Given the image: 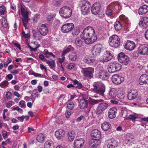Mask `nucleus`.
Listing matches in <instances>:
<instances>
[{
    "label": "nucleus",
    "instance_id": "f257e3e1",
    "mask_svg": "<svg viewBox=\"0 0 148 148\" xmlns=\"http://www.w3.org/2000/svg\"><path fill=\"white\" fill-rule=\"evenodd\" d=\"M109 44L112 47L118 48L120 45V39L117 35H112L109 38Z\"/></svg>",
    "mask_w": 148,
    "mask_h": 148
},
{
    "label": "nucleus",
    "instance_id": "f03ea898",
    "mask_svg": "<svg viewBox=\"0 0 148 148\" xmlns=\"http://www.w3.org/2000/svg\"><path fill=\"white\" fill-rule=\"evenodd\" d=\"M93 90L97 93L100 94L102 96L104 95L105 92V85L101 82H97L93 84Z\"/></svg>",
    "mask_w": 148,
    "mask_h": 148
},
{
    "label": "nucleus",
    "instance_id": "7ed1b4c3",
    "mask_svg": "<svg viewBox=\"0 0 148 148\" xmlns=\"http://www.w3.org/2000/svg\"><path fill=\"white\" fill-rule=\"evenodd\" d=\"M72 11L71 8L69 7L63 6L61 8L59 14L62 17L65 18H68L71 15Z\"/></svg>",
    "mask_w": 148,
    "mask_h": 148
},
{
    "label": "nucleus",
    "instance_id": "20e7f679",
    "mask_svg": "<svg viewBox=\"0 0 148 148\" xmlns=\"http://www.w3.org/2000/svg\"><path fill=\"white\" fill-rule=\"evenodd\" d=\"M121 68V65L116 61L110 62L108 68V72L110 73H114L119 71Z\"/></svg>",
    "mask_w": 148,
    "mask_h": 148
},
{
    "label": "nucleus",
    "instance_id": "39448f33",
    "mask_svg": "<svg viewBox=\"0 0 148 148\" xmlns=\"http://www.w3.org/2000/svg\"><path fill=\"white\" fill-rule=\"evenodd\" d=\"M94 32V30L93 28L90 27H88L85 28L83 32L81 34V37L83 39H86L90 37V35H92Z\"/></svg>",
    "mask_w": 148,
    "mask_h": 148
},
{
    "label": "nucleus",
    "instance_id": "423d86ee",
    "mask_svg": "<svg viewBox=\"0 0 148 148\" xmlns=\"http://www.w3.org/2000/svg\"><path fill=\"white\" fill-rule=\"evenodd\" d=\"M91 7L90 2L86 0H84L82 2L81 6L82 13L83 15H86L89 12Z\"/></svg>",
    "mask_w": 148,
    "mask_h": 148
},
{
    "label": "nucleus",
    "instance_id": "0eeeda50",
    "mask_svg": "<svg viewBox=\"0 0 148 148\" xmlns=\"http://www.w3.org/2000/svg\"><path fill=\"white\" fill-rule=\"evenodd\" d=\"M118 59L120 62L125 65L128 64L130 62L129 57L122 52L118 54Z\"/></svg>",
    "mask_w": 148,
    "mask_h": 148
},
{
    "label": "nucleus",
    "instance_id": "6e6552de",
    "mask_svg": "<svg viewBox=\"0 0 148 148\" xmlns=\"http://www.w3.org/2000/svg\"><path fill=\"white\" fill-rule=\"evenodd\" d=\"M109 107L108 103L105 102L100 103L97 106L96 113L97 114H101L103 112L106 110Z\"/></svg>",
    "mask_w": 148,
    "mask_h": 148
},
{
    "label": "nucleus",
    "instance_id": "1a4fd4ad",
    "mask_svg": "<svg viewBox=\"0 0 148 148\" xmlns=\"http://www.w3.org/2000/svg\"><path fill=\"white\" fill-rule=\"evenodd\" d=\"M138 52L140 55H148V45L147 44H141L139 46Z\"/></svg>",
    "mask_w": 148,
    "mask_h": 148
},
{
    "label": "nucleus",
    "instance_id": "9d476101",
    "mask_svg": "<svg viewBox=\"0 0 148 148\" xmlns=\"http://www.w3.org/2000/svg\"><path fill=\"white\" fill-rule=\"evenodd\" d=\"M103 47L100 44H97L95 45L91 51L92 54L94 56H99L102 50Z\"/></svg>",
    "mask_w": 148,
    "mask_h": 148
},
{
    "label": "nucleus",
    "instance_id": "9b49d317",
    "mask_svg": "<svg viewBox=\"0 0 148 148\" xmlns=\"http://www.w3.org/2000/svg\"><path fill=\"white\" fill-rule=\"evenodd\" d=\"M74 27L73 23H69L63 25L61 27V30L64 33H67L71 31Z\"/></svg>",
    "mask_w": 148,
    "mask_h": 148
},
{
    "label": "nucleus",
    "instance_id": "f8f14e48",
    "mask_svg": "<svg viewBox=\"0 0 148 148\" xmlns=\"http://www.w3.org/2000/svg\"><path fill=\"white\" fill-rule=\"evenodd\" d=\"M37 28L41 35L45 36L48 33V30L45 24H40L38 25Z\"/></svg>",
    "mask_w": 148,
    "mask_h": 148
},
{
    "label": "nucleus",
    "instance_id": "ddd939ff",
    "mask_svg": "<svg viewBox=\"0 0 148 148\" xmlns=\"http://www.w3.org/2000/svg\"><path fill=\"white\" fill-rule=\"evenodd\" d=\"M124 48L129 51H132L135 48V42L132 41L128 40L123 45Z\"/></svg>",
    "mask_w": 148,
    "mask_h": 148
},
{
    "label": "nucleus",
    "instance_id": "4468645a",
    "mask_svg": "<svg viewBox=\"0 0 148 148\" xmlns=\"http://www.w3.org/2000/svg\"><path fill=\"white\" fill-rule=\"evenodd\" d=\"M112 80L114 84H119L124 81V79L123 77L120 76L118 75H113L112 77Z\"/></svg>",
    "mask_w": 148,
    "mask_h": 148
},
{
    "label": "nucleus",
    "instance_id": "2eb2a0df",
    "mask_svg": "<svg viewBox=\"0 0 148 148\" xmlns=\"http://www.w3.org/2000/svg\"><path fill=\"white\" fill-rule=\"evenodd\" d=\"M101 7L100 4L99 3H94L91 7V11L92 13L95 15L98 14Z\"/></svg>",
    "mask_w": 148,
    "mask_h": 148
},
{
    "label": "nucleus",
    "instance_id": "dca6fc26",
    "mask_svg": "<svg viewBox=\"0 0 148 148\" xmlns=\"http://www.w3.org/2000/svg\"><path fill=\"white\" fill-rule=\"evenodd\" d=\"M139 25L143 28H145L148 26V17L144 16L140 19V21L139 23Z\"/></svg>",
    "mask_w": 148,
    "mask_h": 148
},
{
    "label": "nucleus",
    "instance_id": "f3484780",
    "mask_svg": "<svg viewBox=\"0 0 148 148\" xmlns=\"http://www.w3.org/2000/svg\"><path fill=\"white\" fill-rule=\"evenodd\" d=\"M1 25L6 30L9 28V26L6 17H3L2 18L0 19V26Z\"/></svg>",
    "mask_w": 148,
    "mask_h": 148
},
{
    "label": "nucleus",
    "instance_id": "a211bd4d",
    "mask_svg": "<svg viewBox=\"0 0 148 148\" xmlns=\"http://www.w3.org/2000/svg\"><path fill=\"white\" fill-rule=\"evenodd\" d=\"M117 109L114 107L110 108L108 110V116L110 119L115 118L116 116V114L117 112Z\"/></svg>",
    "mask_w": 148,
    "mask_h": 148
},
{
    "label": "nucleus",
    "instance_id": "6ab92c4d",
    "mask_svg": "<svg viewBox=\"0 0 148 148\" xmlns=\"http://www.w3.org/2000/svg\"><path fill=\"white\" fill-rule=\"evenodd\" d=\"M84 140L83 138H80L75 141L74 143V147L75 148H81L84 145Z\"/></svg>",
    "mask_w": 148,
    "mask_h": 148
},
{
    "label": "nucleus",
    "instance_id": "aec40b11",
    "mask_svg": "<svg viewBox=\"0 0 148 148\" xmlns=\"http://www.w3.org/2000/svg\"><path fill=\"white\" fill-rule=\"evenodd\" d=\"M107 147L108 148H114L117 146L118 142L116 140L111 139L107 141Z\"/></svg>",
    "mask_w": 148,
    "mask_h": 148
},
{
    "label": "nucleus",
    "instance_id": "412c9836",
    "mask_svg": "<svg viewBox=\"0 0 148 148\" xmlns=\"http://www.w3.org/2000/svg\"><path fill=\"white\" fill-rule=\"evenodd\" d=\"M139 84L141 85L148 83V76L147 75H142L139 79Z\"/></svg>",
    "mask_w": 148,
    "mask_h": 148
},
{
    "label": "nucleus",
    "instance_id": "4be33fe9",
    "mask_svg": "<svg viewBox=\"0 0 148 148\" xmlns=\"http://www.w3.org/2000/svg\"><path fill=\"white\" fill-rule=\"evenodd\" d=\"M91 136L93 138L100 139L101 137V132L97 129L92 130L91 132Z\"/></svg>",
    "mask_w": 148,
    "mask_h": 148
},
{
    "label": "nucleus",
    "instance_id": "5701e85b",
    "mask_svg": "<svg viewBox=\"0 0 148 148\" xmlns=\"http://www.w3.org/2000/svg\"><path fill=\"white\" fill-rule=\"evenodd\" d=\"M120 20L124 24V26H125L126 29H127L130 25V24L128 23V19L127 17L124 15H121L119 16Z\"/></svg>",
    "mask_w": 148,
    "mask_h": 148
},
{
    "label": "nucleus",
    "instance_id": "b1692460",
    "mask_svg": "<svg viewBox=\"0 0 148 148\" xmlns=\"http://www.w3.org/2000/svg\"><path fill=\"white\" fill-rule=\"evenodd\" d=\"M120 20L124 24V26H125L126 29H127L130 25V24L128 23V19L127 17L124 15H121L119 16Z\"/></svg>",
    "mask_w": 148,
    "mask_h": 148
},
{
    "label": "nucleus",
    "instance_id": "393cba45",
    "mask_svg": "<svg viewBox=\"0 0 148 148\" xmlns=\"http://www.w3.org/2000/svg\"><path fill=\"white\" fill-rule=\"evenodd\" d=\"M64 134L65 132L61 129L57 130L55 133V136L58 139H61L64 136Z\"/></svg>",
    "mask_w": 148,
    "mask_h": 148
},
{
    "label": "nucleus",
    "instance_id": "a878e982",
    "mask_svg": "<svg viewBox=\"0 0 148 148\" xmlns=\"http://www.w3.org/2000/svg\"><path fill=\"white\" fill-rule=\"evenodd\" d=\"M148 11V6L144 5L139 9L138 11V13L140 15H142L145 14Z\"/></svg>",
    "mask_w": 148,
    "mask_h": 148
},
{
    "label": "nucleus",
    "instance_id": "bb28decb",
    "mask_svg": "<svg viewBox=\"0 0 148 148\" xmlns=\"http://www.w3.org/2000/svg\"><path fill=\"white\" fill-rule=\"evenodd\" d=\"M137 95L138 93L136 91L133 90L128 93L127 95V98L130 100H133L136 98Z\"/></svg>",
    "mask_w": 148,
    "mask_h": 148
},
{
    "label": "nucleus",
    "instance_id": "cd10ccee",
    "mask_svg": "<svg viewBox=\"0 0 148 148\" xmlns=\"http://www.w3.org/2000/svg\"><path fill=\"white\" fill-rule=\"evenodd\" d=\"M94 70L93 68L89 67L82 69L81 71L84 74H92L94 72Z\"/></svg>",
    "mask_w": 148,
    "mask_h": 148
},
{
    "label": "nucleus",
    "instance_id": "c85d7f7f",
    "mask_svg": "<svg viewBox=\"0 0 148 148\" xmlns=\"http://www.w3.org/2000/svg\"><path fill=\"white\" fill-rule=\"evenodd\" d=\"M101 128L104 131H107L111 128V125L109 123L104 122L101 125Z\"/></svg>",
    "mask_w": 148,
    "mask_h": 148
},
{
    "label": "nucleus",
    "instance_id": "c756f323",
    "mask_svg": "<svg viewBox=\"0 0 148 148\" xmlns=\"http://www.w3.org/2000/svg\"><path fill=\"white\" fill-rule=\"evenodd\" d=\"M75 136V132L73 130L69 131L68 132V140L70 142L74 140Z\"/></svg>",
    "mask_w": 148,
    "mask_h": 148
},
{
    "label": "nucleus",
    "instance_id": "7c9ffc66",
    "mask_svg": "<svg viewBox=\"0 0 148 148\" xmlns=\"http://www.w3.org/2000/svg\"><path fill=\"white\" fill-rule=\"evenodd\" d=\"M44 147V148H54V145L53 141L49 140L45 143Z\"/></svg>",
    "mask_w": 148,
    "mask_h": 148
},
{
    "label": "nucleus",
    "instance_id": "2f4dec72",
    "mask_svg": "<svg viewBox=\"0 0 148 148\" xmlns=\"http://www.w3.org/2000/svg\"><path fill=\"white\" fill-rule=\"evenodd\" d=\"M88 105L87 101L84 99H82L79 102V107L81 109H84Z\"/></svg>",
    "mask_w": 148,
    "mask_h": 148
},
{
    "label": "nucleus",
    "instance_id": "473e14b6",
    "mask_svg": "<svg viewBox=\"0 0 148 148\" xmlns=\"http://www.w3.org/2000/svg\"><path fill=\"white\" fill-rule=\"evenodd\" d=\"M103 101V100L102 99L99 100H95L91 99L88 101V103L90 105H94L96 104H98L99 102H102Z\"/></svg>",
    "mask_w": 148,
    "mask_h": 148
},
{
    "label": "nucleus",
    "instance_id": "72a5a7b5",
    "mask_svg": "<svg viewBox=\"0 0 148 148\" xmlns=\"http://www.w3.org/2000/svg\"><path fill=\"white\" fill-rule=\"evenodd\" d=\"M43 53L47 58H49L51 57H53V58L56 57L55 55L52 53L49 52L47 49H45L43 51Z\"/></svg>",
    "mask_w": 148,
    "mask_h": 148
},
{
    "label": "nucleus",
    "instance_id": "f704fd0d",
    "mask_svg": "<svg viewBox=\"0 0 148 148\" xmlns=\"http://www.w3.org/2000/svg\"><path fill=\"white\" fill-rule=\"evenodd\" d=\"M111 56H110L109 57L105 54L104 55L102 59L100 60V61L102 62H107L112 59Z\"/></svg>",
    "mask_w": 148,
    "mask_h": 148
},
{
    "label": "nucleus",
    "instance_id": "c9c22d12",
    "mask_svg": "<svg viewBox=\"0 0 148 148\" xmlns=\"http://www.w3.org/2000/svg\"><path fill=\"white\" fill-rule=\"evenodd\" d=\"M44 138V135L42 134H40L37 136L36 140L37 141L40 143H43L45 141Z\"/></svg>",
    "mask_w": 148,
    "mask_h": 148
},
{
    "label": "nucleus",
    "instance_id": "e433bc0d",
    "mask_svg": "<svg viewBox=\"0 0 148 148\" xmlns=\"http://www.w3.org/2000/svg\"><path fill=\"white\" fill-rule=\"evenodd\" d=\"M109 95L111 97L114 98L116 94V88H112L111 89L109 93Z\"/></svg>",
    "mask_w": 148,
    "mask_h": 148
},
{
    "label": "nucleus",
    "instance_id": "4c0bfd02",
    "mask_svg": "<svg viewBox=\"0 0 148 148\" xmlns=\"http://www.w3.org/2000/svg\"><path fill=\"white\" fill-rule=\"evenodd\" d=\"M69 59L72 61H75L77 59V56L76 53H73L69 55Z\"/></svg>",
    "mask_w": 148,
    "mask_h": 148
},
{
    "label": "nucleus",
    "instance_id": "58836bf2",
    "mask_svg": "<svg viewBox=\"0 0 148 148\" xmlns=\"http://www.w3.org/2000/svg\"><path fill=\"white\" fill-rule=\"evenodd\" d=\"M82 39L81 38L79 37H77L76 38L75 43L77 46L80 47L82 45L83 41Z\"/></svg>",
    "mask_w": 148,
    "mask_h": 148
},
{
    "label": "nucleus",
    "instance_id": "ea45409f",
    "mask_svg": "<svg viewBox=\"0 0 148 148\" xmlns=\"http://www.w3.org/2000/svg\"><path fill=\"white\" fill-rule=\"evenodd\" d=\"M64 0H53V4L56 7H59L62 3Z\"/></svg>",
    "mask_w": 148,
    "mask_h": 148
},
{
    "label": "nucleus",
    "instance_id": "a19ab883",
    "mask_svg": "<svg viewBox=\"0 0 148 148\" xmlns=\"http://www.w3.org/2000/svg\"><path fill=\"white\" fill-rule=\"evenodd\" d=\"M122 26L119 21H116L114 24V27L116 31H119L121 29Z\"/></svg>",
    "mask_w": 148,
    "mask_h": 148
},
{
    "label": "nucleus",
    "instance_id": "79ce46f5",
    "mask_svg": "<svg viewBox=\"0 0 148 148\" xmlns=\"http://www.w3.org/2000/svg\"><path fill=\"white\" fill-rule=\"evenodd\" d=\"M73 48L71 46H69L68 47L64 50L62 53V56H64L67 53L71 51V50Z\"/></svg>",
    "mask_w": 148,
    "mask_h": 148
},
{
    "label": "nucleus",
    "instance_id": "37998d69",
    "mask_svg": "<svg viewBox=\"0 0 148 148\" xmlns=\"http://www.w3.org/2000/svg\"><path fill=\"white\" fill-rule=\"evenodd\" d=\"M48 65L50 66L52 69H54L55 67V63L54 60H48L47 61Z\"/></svg>",
    "mask_w": 148,
    "mask_h": 148
},
{
    "label": "nucleus",
    "instance_id": "c03bdc74",
    "mask_svg": "<svg viewBox=\"0 0 148 148\" xmlns=\"http://www.w3.org/2000/svg\"><path fill=\"white\" fill-rule=\"evenodd\" d=\"M80 32V30L78 28H74L72 31V35L73 36L78 35Z\"/></svg>",
    "mask_w": 148,
    "mask_h": 148
},
{
    "label": "nucleus",
    "instance_id": "a18cd8bd",
    "mask_svg": "<svg viewBox=\"0 0 148 148\" xmlns=\"http://www.w3.org/2000/svg\"><path fill=\"white\" fill-rule=\"evenodd\" d=\"M95 61V59L92 57H88L85 58L84 59V61L88 63H90L93 62Z\"/></svg>",
    "mask_w": 148,
    "mask_h": 148
},
{
    "label": "nucleus",
    "instance_id": "49530a36",
    "mask_svg": "<svg viewBox=\"0 0 148 148\" xmlns=\"http://www.w3.org/2000/svg\"><path fill=\"white\" fill-rule=\"evenodd\" d=\"M41 35L39 32H36L34 33L33 37L36 40H39L41 38Z\"/></svg>",
    "mask_w": 148,
    "mask_h": 148
},
{
    "label": "nucleus",
    "instance_id": "de8ad7c7",
    "mask_svg": "<svg viewBox=\"0 0 148 148\" xmlns=\"http://www.w3.org/2000/svg\"><path fill=\"white\" fill-rule=\"evenodd\" d=\"M6 13V8L4 5L0 7V14L1 15H4Z\"/></svg>",
    "mask_w": 148,
    "mask_h": 148
},
{
    "label": "nucleus",
    "instance_id": "09e8293b",
    "mask_svg": "<svg viewBox=\"0 0 148 148\" xmlns=\"http://www.w3.org/2000/svg\"><path fill=\"white\" fill-rule=\"evenodd\" d=\"M73 82L74 84H77L76 88L79 89H80L83 87V86L82 83L79 82L76 79L74 80Z\"/></svg>",
    "mask_w": 148,
    "mask_h": 148
},
{
    "label": "nucleus",
    "instance_id": "8fccbe9b",
    "mask_svg": "<svg viewBox=\"0 0 148 148\" xmlns=\"http://www.w3.org/2000/svg\"><path fill=\"white\" fill-rule=\"evenodd\" d=\"M109 75H99L98 77L103 80H106L108 79Z\"/></svg>",
    "mask_w": 148,
    "mask_h": 148
},
{
    "label": "nucleus",
    "instance_id": "3c124183",
    "mask_svg": "<svg viewBox=\"0 0 148 148\" xmlns=\"http://www.w3.org/2000/svg\"><path fill=\"white\" fill-rule=\"evenodd\" d=\"M137 118V116L135 114L129 115L128 117H127V119H131L133 122L135 121V119Z\"/></svg>",
    "mask_w": 148,
    "mask_h": 148
},
{
    "label": "nucleus",
    "instance_id": "603ef678",
    "mask_svg": "<svg viewBox=\"0 0 148 148\" xmlns=\"http://www.w3.org/2000/svg\"><path fill=\"white\" fill-rule=\"evenodd\" d=\"M8 81L5 80L0 84V86L2 88H5L8 86Z\"/></svg>",
    "mask_w": 148,
    "mask_h": 148
},
{
    "label": "nucleus",
    "instance_id": "864d4df0",
    "mask_svg": "<svg viewBox=\"0 0 148 148\" xmlns=\"http://www.w3.org/2000/svg\"><path fill=\"white\" fill-rule=\"evenodd\" d=\"M28 17L27 16L24 17L22 19V21L23 23L24 26L26 29H27V24L28 22Z\"/></svg>",
    "mask_w": 148,
    "mask_h": 148
},
{
    "label": "nucleus",
    "instance_id": "5fc2aeb1",
    "mask_svg": "<svg viewBox=\"0 0 148 148\" xmlns=\"http://www.w3.org/2000/svg\"><path fill=\"white\" fill-rule=\"evenodd\" d=\"M90 37L91 39V41L92 43L95 41H96L97 39V36L95 34V31H94V32L93 34L92 35H90Z\"/></svg>",
    "mask_w": 148,
    "mask_h": 148
},
{
    "label": "nucleus",
    "instance_id": "6e6d98bb",
    "mask_svg": "<svg viewBox=\"0 0 148 148\" xmlns=\"http://www.w3.org/2000/svg\"><path fill=\"white\" fill-rule=\"evenodd\" d=\"M73 113V112L71 110H67L65 112L66 116L67 118H69V116Z\"/></svg>",
    "mask_w": 148,
    "mask_h": 148
},
{
    "label": "nucleus",
    "instance_id": "4d7b16f0",
    "mask_svg": "<svg viewBox=\"0 0 148 148\" xmlns=\"http://www.w3.org/2000/svg\"><path fill=\"white\" fill-rule=\"evenodd\" d=\"M106 14L108 16H110L113 14V10L111 9L107 8L106 10Z\"/></svg>",
    "mask_w": 148,
    "mask_h": 148
},
{
    "label": "nucleus",
    "instance_id": "13d9d810",
    "mask_svg": "<svg viewBox=\"0 0 148 148\" xmlns=\"http://www.w3.org/2000/svg\"><path fill=\"white\" fill-rule=\"evenodd\" d=\"M74 104L73 102H71L68 104L67 107L69 110H71L73 108Z\"/></svg>",
    "mask_w": 148,
    "mask_h": 148
},
{
    "label": "nucleus",
    "instance_id": "bf43d9fd",
    "mask_svg": "<svg viewBox=\"0 0 148 148\" xmlns=\"http://www.w3.org/2000/svg\"><path fill=\"white\" fill-rule=\"evenodd\" d=\"M54 18V16L53 14L49 15L47 17L48 21H52Z\"/></svg>",
    "mask_w": 148,
    "mask_h": 148
},
{
    "label": "nucleus",
    "instance_id": "052dcab7",
    "mask_svg": "<svg viewBox=\"0 0 148 148\" xmlns=\"http://www.w3.org/2000/svg\"><path fill=\"white\" fill-rule=\"evenodd\" d=\"M84 40L85 43L87 45L92 43L91 41V39L90 37L86 39H84Z\"/></svg>",
    "mask_w": 148,
    "mask_h": 148
},
{
    "label": "nucleus",
    "instance_id": "680f3d73",
    "mask_svg": "<svg viewBox=\"0 0 148 148\" xmlns=\"http://www.w3.org/2000/svg\"><path fill=\"white\" fill-rule=\"evenodd\" d=\"M22 34L23 36L25 38H29L30 36L29 33L28 32L26 34L24 31L22 32Z\"/></svg>",
    "mask_w": 148,
    "mask_h": 148
},
{
    "label": "nucleus",
    "instance_id": "e2e57ef3",
    "mask_svg": "<svg viewBox=\"0 0 148 148\" xmlns=\"http://www.w3.org/2000/svg\"><path fill=\"white\" fill-rule=\"evenodd\" d=\"M19 105L21 106V108H25V102L24 101L21 100L19 102Z\"/></svg>",
    "mask_w": 148,
    "mask_h": 148
},
{
    "label": "nucleus",
    "instance_id": "0e129e2a",
    "mask_svg": "<svg viewBox=\"0 0 148 148\" xmlns=\"http://www.w3.org/2000/svg\"><path fill=\"white\" fill-rule=\"evenodd\" d=\"M75 66V64L72 63H70L68 65V68L69 69H72Z\"/></svg>",
    "mask_w": 148,
    "mask_h": 148
},
{
    "label": "nucleus",
    "instance_id": "69168bd1",
    "mask_svg": "<svg viewBox=\"0 0 148 148\" xmlns=\"http://www.w3.org/2000/svg\"><path fill=\"white\" fill-rule=\"evenodd\" d=\"M93 77V75H84V79H88L92 78Z\"/></svg>",
    "mask_w": 148,
    "mask_h": 148
},
{
    "label": "nucleus",
    "instance_id": "338daca9",
    "mask_svg": "<svg viewBox=\"0 0 148 148\" xmlns=\"http://www.w3.org/2000/svg\"><path fill=\"white\" fill-rule=\"evenodd\" d=\"M12 94L10 92L7 91L6 92V96L7 98L8 99H11Z\"/></svg>",
    "mask_w": 148,
    "mask_h": 148
},
{
    "label": "nucleus",
    "instance_id": "774afa93",
    "mask_svg": "<svg viewBox=\"0 0 148 148\" xmlns=\"http://www.w3.org/2000/svg\"><path fill=\"white\" fill-rule=\"evenodd\" d=\"M39 46H37L35 48H33L30 45H29L28 47L32 51L36 52L37 51V49L39 47Z\"/></svg>",
    "mask_w": 148,
    "mask_h": 148
}]
</instances>
